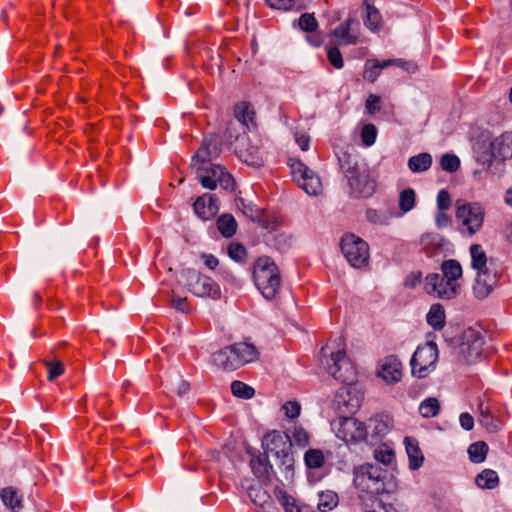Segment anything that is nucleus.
<instances>
[{"instance_id": "423d86ee", "label": "nucleus", "mask_w": 512, "mask_h": 512, "mask_svg": "<svg viewBox=\"0 0 512 512\" xmlns=\"http://www.w3.org/2000/svg\"><path fill=\"white\" fill-rule=\"evenodd\" d=\"M181 279L186 289L196 297L218 300L221 289L211 277L201 274L194 269H185L181 272Z\"/></svg>"}, {"instance_id": "aec40b11", "label": "nucleus", "mask_w": 512, "mask_h": 512, "mask_svg": "<svg viewBox=\"0 0 512 512\" xmlns=\"http://www.w3.org/2000/svg\"><path fill=\"white\" fill-rule=\"evenodd\" d=\"M250 454V467L255 477L262 482L270 481L271 475H276V472L268 460L269 456L259 451Z\"/></svg>"}, {"instance_id": "c756f323", "label": "nucleus", "mask_w": 512, "mask_h": 512, "mask_svg": "<svg viewBox=\"0 0 512 512\" xmlns=\"http://www.w3.org/2000/svg\"><path fill=\"white\" fill-rule=\"evenodd\" d=\"M235 121H239L248 130L256 127L254 122V111L250 108V105L246 102H241L235 106Z\"/></svg>"}, {"instance_id": "4d7b16f0", "label": "nucleus", "mask_w": 512, "mask_h": 512, "mask_svg": "<svg viewBox=\"0 0 512 512\" xmlns=\"http://www.w3.org/2000/svg\"><path fill=\"white\" fill-rule=\"evenodd\" d=\"M228 255L237 262H241L246 257V249L240 243H231L228 247Z\"/></svg>"}, {"instance_id": "0eeeda50", "label": "nucleus", "mask_w": 512, "mask_h": 512, "mask_svg": "<svg viewBox=\"0 0 512 512\" xmlns=\"http://www.w3.org/2000/svg\"><path fill=\"white\" fill-rule=\"evenodd\" d=\"M331 426L337 438L347 444L368 441L366 425L354 417L340 416L332 421Z\"/></svg>"}, {"instance_id": "5701e85b", "label": "nucleus", "mask_w": 512, "mask_h": 512, "mask_svg": "<svg viewBox=\"0 0 512 512\" xmlns=\"http://www.w3.org/2000/svg\"><path fill=\"white\" fill-rule=\"evenodd\" d=\"M494 160L505 161L512 158V132H505L494 137L492 145Z\"/></svg>"}, {"instance_id": "6e6552de", "label": "nucleus", "mask_w": 512, "mask_h": 512, "mask_svg": "<svg viewBox=\"0 0 512 512\" xmlns=\"http://www.w3.org/2000/svg\"><path fill=\"white\" fill-rule=\"evenodd\" d=\"M439 352L436 343L427 342L418 346L414 352L410 365L412 375L418 378H425L436 368Z\"/></svg>"}, {"instance_id": "6e6d98bb", "label": "nucleus", "mask_w": 512, "mask_h": 512, "mask_svg": "<svg viewBox=\"0 0 512 512\" xmlns=\"http://www.w3.org/2000/svg\"><path fill=\"white\" fill-rule=\"evenodd\" d=\"M45 365L48 370L49 381H54L64 373V365L60 361H47L45 362Z\"/></svg>"}, {"instance_id": "79ce46f5", "label": "nucleus", "mask_w": 512, "mask_h": 512, "mask_svg": "<svg viewBox=\"0 0 512 512\" xmlns=\"http://www.w3.org/2000/svg\"><path fill=\"white\" fill-rule=\"evenodd\" d=\"M488 445L485 442L472 443L468 448L469 459L473 463H481L485 460Z\"/></svg>"}, {"instance_id": "4be33fe9", "label": "nucleus", "mask_w": 512, "mask_h": 512, "mask_svg": "<svg viewBox=\"0 0 512 512\" xmlns=\"http://www.w3.org/2000/svg\"><path fill=\"white\" fill-rule=\"evenodd\" d=\"M229 349L234 355L237 368H240L241 366L247 363L253 362L257 360L259 357V352L257 348L251 343H234L232 345H229Z\"/></svg>"}, {"instance_id": "9b49d317", "label": "nucleus", "mask_w": 512, "mask_h": 512, "mask_svg": "<svg viewBox=\"0 0 512 512\" xmlns=\"http://www.w3.org/2000/svg\"><path fill=\"white\" fill-rule=\"evenodd\" d=\"M291 173L299 187L308 195L318 196L323 190L319 175L300 160H291Z\"/></svg>"}, {"instance_id": "1a4fd4ad", "label": "nucleus", "mask_w": 512, "mask_h": 512, "mask_svg": "<svg viewBox=\"0 0 512 512\" xmlns=\"http://www.w3.org/2000/svg\"><path fill=\"white\" fill-rule=\"evenodd\" d=\"M341 251L354 268H362L368 264L369 246L360 237L354 234H346L341 239Z\"/></svg>"}, {"instance_id": "c03bdc74", "label": "nucleus", "mask_w": 512, "mask_h": 512, "mask_svg": "<svg viewBox=\"0 0 512 512\" xmlns=\"http://www.w3.org/2000/svg\"><path fill=\"white\" fill-rule=\"evenodd\" d=\"M304 461L308 468L318 469L324 465L325 458L321 450L309 449L304 455Z\"/></svg>"}, {"instance_id": "0e129e2a", "label": "nucleus", "mask_w": 512, "mask_h": 512, "mask_svg": "<svg viewBox=\"0 0 512 512\" xmlns=\"http://www.w3.org/2000/svg\"><path fill=\"white\" fill-rule=\"evenodd\" d=\"M217 184H219L224 190L232 191L235 186V181L232 175L225 170Z\"/></svg>"}, {"instance_id": "7c9ffc66", "label": "nucleus", "mask_w": 512, "mask_h": 512, "mask_svg": "<svg viewBox=\"0 0 512 512\" xmlns=\"http://www.w3.org/2000/svg\"><path fill=\"white\" fill-rule=\"evenodd\" d=\"M394 217V213L390 209H372L369 208L365 212L366 220L373 225L385 226L389 225Z\"/></svg>"}, {"instance_id": "412c9836", "label": "nucleus", "mask_w": 512, "mask_h": 512, "mask_svg": "<svg viewBox=\"0 0 512 512\" xmlns=\"http://www.w3.org/2000/svg\"><path fill=\"white\" fill-rule=\"evenodd\" d=\"M193 208L199 218L210 220L218 213V198L214 194L205 193L195 200Z\"/></svg>"}, {"instance_id": "4c0bfd02", "label": "nucleus", "mask_w": 512, "mask_h": 512, "mask_svg": "<svg viewBox=\"0 0 512 512\" xmlns=\"http://www.w3.org/2000/svg\"><path fill=\"white\" fill-rule=\"evenodd\" d=\"M442 277L447 280L456 282L462 276V267L457 260H445L441 265Z\"/></svg>"}, {"instance_id": "3c124183", "label": "nucleus", "mask_w": 512, "mask_h": 512, "mask_svg": "<svg viewBox=\"0 0 512 512\" xmlns=\"http://www.w3.org/2000/svg\"><path fill=\"white\" fill-rule=\"evenodd\" d=\"M440 165L444 171L453 173L459 169L460 159L454 154L446 153L441 157Z\"/></svg>"}, {"instance_id": "774afa93", "label": "nucleus", "mask_w": 512, "mask_h": 512, "mask_svg": "<svg viewBox=\"0 0 512 512\" xmlns=\"http://www.w3.org/2000/svg\"><path fill=\"white\" fill-rule=\"evenodd\" d=\"M295 141L303 151H307L310 145V137L306 133L295 132Z\"/></svg>"}, {"instance_id": "a18cd8bd", "label": "nucleus", "mask_w": 512, "mask_h": 512, "mask_svg": "<svg viewBox=\"0 0 512 512\" xmlns=\"http://www.w3.org/2000/svg\"><path fill=\"white\" fill-rule=\"evenodd\" d=\"M416 194L412 188L404 189L399 195V208L403 213L409 212L415 206Z\"/></svg>"}, {"instance_id": "bb28decb", "label": "nucleus", "mask_w": 512, "mask_h": 512, "mask_svg": "<svg viewBox=\"0 0 512 512\" xmlns=\"http://www.w3.org/2000/svg\"><path fill=\"white\" fill-rule=\"evenodd\" d=\"M366 427L369 433L368 439L383 437L389 431V417L385 414H377L369 419Z\"/></svg>"}, {"instance_id": "49530a36", "label": "nucleus", "mask_w": 512, "mask_h": 512, "mask_svg": "<svg viewBox=\"0 0 512 512\" xmlns=\"http://www.w3.org/2000/svg\"><path fill=\"white\" fill-rule=\"evenodd\" d=\"M231 392L234 396L242 399H250L254 396V389L242 381H233L231 383Z\"/></svg>"}, {"instance_id": "ea45409f", "label": "nucleus", "mask_w": 512, "mask_h": 512, "mask_svg": "<svg viewBox=\"0 0 512 512\" xmlns=\"http://www.w3.org/2000/svg\"><path fill=\"white\" fill-rule=\"evenodd\" d=\"M237 208L250 220L258 221L262 216V210L253 203H247L243 198L236 200Z\"/></svg>"}, {"instance_id": "f3484780", "label": "nucleus", "mask_w": 512, "mask_h": 512, "mask_svg": "<svg viewBox=\"0 0 512 512\" xmlns=\"http://www.w3.org/2000/svg\"><path fill=\"white\" fill-rule=\"evenodd\" d=\"M359 30L360 24L357 18L349 16L332 31V35L338 39L340 45H355L359 40Z\"/></svg>"}, {"instance_id": "09e8293b", "label": "nucleus", "mask_w": 512, "mask_h": 512, "mask_svg": "<svg viewBox=\"0 0 512 512\" xmlns=\"http://www.w3.org/2000/svg\"><path fill=\"white\" fill-rule=\"evenodd\" d=\"M298 27L305 32L313 33L318 28V22L313 13H303L298 19Z\"/></svg>"}, {"instance_id": "338daca9", "label": "nucleus", "mask_w": 512, "mask_h": 512, "mask_svg": "<svg viewBox=\"0 0 512 512\" xmlns=\"http://www.w3.org/2000/svg\"><path fill=\"white\" fill-rule=\"evenodd\" d=\"M459 422L461 427L466 431H470L474 427V418L467 412L460 414Z\"/></svg>"}, {"instance_id": "864d4df0", "label": "nucleus", "mask_w": 512, "mask_h": 512, "mask_svg": "<svg viewBox=\"0 0 512 512\" xmlns=\"http://www.w3.org/2000/svg\"><path fill=\"white\" fill-rule=\"evenodd\" d=\"M377 137V128L374 124H366L363 126L361 131V140L367 147L372 146Z\"/></svg>"}, {"instance_id": "6ab92c4d", "label": "nucleus", "mask_w": 512, "mask_h": 512, "mask_svg": "<svg viewBox=\"0 0 512 512\" xmlns=\"http://www.w3.org/2000/svg\"><path fill=\"white\" fill-rule=\"evenodd\" d=\"M494 144V137L488 131L481 132L473 144V150L476 159L483 165L490 166L494 160V153L492 145Z\"/></svg>"}, {"instance_id": "a878e982", "label": "nucleus", "mask_w": 512, "mask_h": 512, "mask_svg": "<svg viewBox=\"0 0 512 512\" xmlns=\"http://www.w3.org/2000/svg\"><path fill=\"white\" fill-rule=\"evenodd\" d=\"M478 412H479V423L489 432L496 433L498 432L502 424L499 419L495 418L491 413V408L488 404H485L481 401L478 404Z\"/></svg>"}, {"instance_id": "2eb2a0df", "label": "nucleus", "mask_w": 512, "mask_h": 512, "mask_svg": "<svg viewBox=\"0 0 512 512\" xmlns=\"http://www.w3.org/2000/svg\"><path fill=\"white\" fill-rule=\"evenodd\" d=\"M362 401L363 394L356 386L351 384L339 388L334 399V403L337 404L340 410L351 414L360 408Z\"/></svg>"}, {"instance_id": "f257e3e1", "label": "nucleus", "mask_w": 512, "mask_h": 512, "mask_svg": "<svg viewBox=\"0 0 512 512\" xmlns=\"http://www.w3.org/2000/svg\"><path fill=\"white\" fill-rule=\"evenodd\" d=\"M262 448L266 455L275 458L283 478L287 481L290 480L294 474V456L290 434L277 430L270 431L262 439Z\"/></svg>"}, {"instance_id": "a211bd4d", "label": "nucleus", "mask_w": 512, "mask_h": 512, "mask_svg": "<svg viewBox=\"0 0 512 512\" xmlns=\"http://www.w3.org/2000/svg\"><path fill=\"white\" fill-rule=\"evenodd\" d=\"M192 168L195 170L196 178L201 186L209 190H214L217 187V182L226 170L223 166L212 163L201 164Z\"/></svg>"}, {"instance_id": "2f4dec72", "label": "nucleus", "mask_w": 512, "mask_h": 512, "mask_svg": "<svg viewBox=\"0 0 512 512\" xmlns=\"http://www.w3.org/2000/svg\"><path fill=\"white\" fill-rule=\"evenodd\" d=\"M212 361L216 366L221 367L225 370L238 369L235 363L234 355L229 349V346L215 352L212 355Z\"/></svg>"}, {"instance_id": "69168bd1", "label": "nucleus", "mask_w": 512, "mask_h": 512, "mask_svg": "<svg viewBox=\"0 0 512 512\" xmlns=\"http://www.w3.org/2000/svg\"><path fill=\"white\" fill-rule=\"evenodd\" d=\"M422 278L421 272H412L404 280V286L408 288H415L420 284Z\"/></svg>"}, {"instance_id": "39448f33", "label": "nucleus", "mask_w": 512, "mask_h": 512, "mask_svg": "<svg viewBox=\"0 0 512 512\" xmlns=\"http://www.w3.org/2000/svg\"><path fill=\"white\" fill-rule=\"evenodd\" d=\"M253 279L258 290L268 299H273L281 284L277 265L269 257H260L254 265Z\"/></svg>"}, {"instance_id": "f8f14e48", "label": "nucleus", "mask_w": 512, "mask_h": 512, "mask_svg": "<svg viewBox=\"0 0 512 512\" xmlns=\"http://www.w3.org/2000/svg\"><path fill=\"white\" fill-rule=\"evenodd\" d=\"M460 353L463 361L474 364L484 354V336L480 330L469 328L464 332Z\"/></svg>"}, {"instance_id": "9d476101", "label": "nucleus", "mask_w": 512, "mask_h": 512, "mask_svg": "<svg viewBox=\"0 0 512 512\" xmlns=\"http://www.w3.org/2000/svg\"><path fill=\"white\" fill-rule=\"evenodd\" d=\"M328 373L345 384H353L356 380V369L344 349L330 355L326 361Z\"/></svg>"}, {"instance_id": "bf43d9fd", "label": "nucleus", "mask_w": 512, "mask_h": 512, "mask_svg": "<svg viewBox=\"0 0 512 512\" xmlns=\"http://www.w3.org/2000/svg\"><path fill=\"white\" fill-rule=\"evenodd\" d=\"M171 306L181 313L189 314L191 312L187 298L173 295L171 299Z\"/></svg>"}, {"instance_id": "58836bf2", "label": "nucleus", "mask_w": 512, "mask_h": 512, "mask_svg": "<svg viewBox=\"0 0 512 512\" xmlns=\"http://www.w3.org/2000/svg\"><path fill=\"white\" fill-rule=\"evenodd\" d=\"M476 484L483 489H493L499 483V478L494 470L485 469L476 477Z\"/></svg>"}, {"instance_id": "e433bc0d", "label": "nucleus", "mask_w": 512, "mask_h": 512, "mask_svg": "<svg viewBox=\"0 0 512 512\" xmlns=\"http://www.w3.org/2000/svg\"><path fill=\"white\" fill-rule=\"evenodd\" d=\"M246 127L239 121L230 120L227 125L223 135L224 141L231 145L235 141L239 140L241 135L246 133Z\"/></svg>"}, {"instance_id": "473e14b6", "label": "nucleus", "mask_w": 512, "mask_h": 512, "mask_svg": "<svg viewBox=\"0 0 512 512\" xmlns=\"http://www.w3.org/2000/svg\"><path fill=\"white\" fill-rule=\"evenodd\" d=\"M0 495L6 507L13 511H19L22 509V496L16 489L12 487L4 488L1 490Z\"/></svg>"}, {"instance_id": "c85d7f7f", "label": "nucleus", "mask_w": 512, "mask_h": 512, "mask_svg": "<svg viewBox=\"0 0 512 512\" xmlns=\"http://www.w3.org/2000/svg\"><path fill=\"white\" fill-rule=\"evenodd\" d=\"M363 5L365 7L364 25L372 32L378 31L381 26V15L373 5V0H364Z\"/></svg>"}, {"instance_id": "c9c22d12", "label": "nucleus", "mask_w": 512, "mask_h": 512, "mask_svg": "<svg viewBox=\"0 0 512 512\" xmlns=\"http://www.w3.org/2000/svg\"><path fill=\"white\" fill-rule=\"evenodd\" d=\"M237 222L231 214H223L217 219V228L225 238H231L237 231Z\"/></svg>"}, {"instance_id": "5fc2aeb1", "label": "nucleus", "mask_w": 512, "mask_h": 512, "mask_svg": "<svg viewBox=\"0 0 512 512\" xmlns=\"http://www.w3.org/2000/svg\"><path fill=\"white\" fill-rule=\"evenodd\" d=\"M327 58L330 64L336 68L341 69L344 66V61L342 57V53L340 52L339 48L336 46L329 47L327 49Z\"/></svg>"}, {"instance_id": "ddd939ff", "label": "nucleus", "mask_w": 512, "mask_h": 512, "mask_svg": "<svg viewBox=\"0 0 512 512\" xmlns=\"http://www.w3.org/2000/svg\"><path fill=\"white\" fill-rule=\"evenodd\" d=\"M424 289L429 295L448 300L456 297L459 285L438 273H431L425 278Z\"/></svg>"}, {"instance_id": "13d9d810", "label": "nucleus", "mask_w": 512, "mask_h": 512, "mask_svg": "<svg viewBox=\"0 0 512 512\" xmlns=\"http://www.w3.org/2000/svg\"><path fill=\"white\" fill-rule=\"evenodd\" d=\"M265 2L270 8L278 10H290L298 4V0H265Z\"/></svg>"}, {"instance_id": "393cba45", "label": "nucleus", "mask_w": 512, "mask_h": 512, "mask_svg": "<svg viewBox=\"0 0 512 512\" xmlns=\"http://www.w3.org/2000/svg\"><path fill=\"white\" fill-rule=\"evenodd\" d=\"M402 364L395 356H390L385 359L381 366L378 375L388 383H396L401 379Z\"/></svg>"}, {"instance_id": "a19ab883", "label": "nucleus", "mask_w": 512, "mask_h": 512, "mask_svg": "<svg viewBox=\"0 0 512 512\" xmlns=\"http://www.w3.org/2000/svg\"><path fill=\"white\" fill-rule=\"evenodd\" d=\"M439 410H440L439 401L434 397L425 399L419 405V413L424 418L435 417L439 413Z\"/></svg>"}, {"instance_id": "37998d69", "label": "nucleus", "mask_w": 512, "mask_h": 512, "mask_svg": "<svg viewBox=\"0 0 512 512\" xmlns=\"http://www.w3.org/2000/svg\"><path fill=\"white\" fill-rule=\"evenodd\" d=\"M338 505V495L333 491H325L319 494L318 509L321 512L332 510Z\"/></svg>"}, {"instance_id": "603ef678", "label": "nucleus", "mask_w": 512, "mask_h": 512, "mask_svg": "<svg viewBox=\"0 0 512 512\" xmlns=\"http://www.w3.org/2000/svg\"><path fill=\"white\" fill-rule=\"evenodd\" d=\"M380 74L379 64L377 59L367 60L365 63V70L363 73L364 79L373 83Z\"/></svg>"}, {"instance_id": "052dcab7", "label": "nucleus", "mask_w": 512, "mask_h": 512, "mask_svg": "<svg viewBox=\"0 0 512 512\" xmlns=\"http://www.w3.org/2000/svg\"><path fill=\"white\" fill-rule=\"evenodd\" d=\"M381 98L375 94H370L366 100L365 107L370 115L380 111Z\"/></svg>"}, {"instance_id": "f03ea898", "label": "nucleus", "mask_w": 512, "mask_h": 512, "mask_svg": "<svg viewBox=\"0 0 512 512\" xmlns=\"http://www.w3.org/2000/svg\"><path fill=\"white\" fill-rule=\"evenodd\" d=\"M355 486L367 493H392L397 488L395 477L378 464L365 463L354 472Z\"/></svg>"}, {"instance_id": "4468645a", "label": "nucleus", "mask_w": 512, "mask_h": 512, "mask_svg": "<svg viewBox=\"0 0 512 512\" xmlns=\"http://www.w3.org/2000/svg\"><path fill=\"white\" fill-rule=\"evenodd\" d=\"M350 186V196L353 198H368L373 195L376 183L370 176L368 168H362L347 178Z\"/></svg>"}, {"instance_id": "20e7f679", "label": "nucleus", "mask_w": 512, "mask_h": 512, "mask_svg": "<svg viewBox=\"0 0 512 512\" xmlns=\"http://www.w3.org/2000/svg\"><path fill=\"white\" fill-rule=\"evenodd\" d=\"M455 218L459 233L465 237H472L483 227L485 208L479 202L459 199L455 202Z\"/></svg>"}, {"instance_id": "cd10ccee", "label": "nucleus", "mask_w": 512, "mask_h": 512, "mask_svg": "<svg viewBox=\"0 0 512 512\" xmlns=\"http://www.w3.org/2000/svg\"><path fill=\"white\" fill-rule=\"evenodd\" d=\"M404 443L409 458V467L411 470L419 469L424 461V456L414 438L405 437Z\"/></svg>"}, {"instance_id": "dca6fc26", "label": "nucleus", "mask_w": 512, "mask_h": 512, "mask_svg": "<svg viewBox=\"0 0 512 512\" xmlns=\"http://www.w3.org/2000/svg\"><path fill=\"white\" fill-rule=\"evenodd\" d=\"M222 142L218 140L216 135L205 136L201 146L191 159V167L201 164H209L212 159L217 158L221 153Z\"/></svg>"}, {"instance_id": "e2e57ef3", "label": "nucleus", "mask_w": 512, "mask_h": 512, "mask_svg": "<svg viewBox=\"0 0 512 512\" xmlns=\"http://www.w3.org/2000/svg\"><path fill=\"white\" fill-rule=\"evenodd\" d=\"M285 415L291 419H295L300 414V404L296 401H289L283 405Z\"/></svg>"}, {"instance_id": "b1692460", "label": "nucleus", "mask_w": 512, "mask_h": 512, "mask_svg": "<svg viewBox=\"0 0 512 512\" xmlns=\"http://www.w3.org/2000/svg\"><path fill=\"white\" fill-rule=\"evenodd\" d=\"M337 158L340 168L346 178H348L349 175L361 171L362 168H367L364 163L359 161L356 154H352L348 150H341L339 153H337Z\"/></svg>"}, {"instance_id": "f704fd0d", "label": "nucleus", "mask_w": 512, "mask_h": 512, "mask_svg": "<svg viewBox=\"0 0 512 512\" xmlns=\"http://www.w3.org/2000/svg\"><path fill=\"white\" fill-rule=\"evenodd\" d=\"M432 165V156L429 153H420L412 156L408 160V168L413 173H422L427 171Z\"/></svg>"}, {"instance_id": "72a5a7b5", "label": "nucleus", "mask_w": 512, "mask_h": 512, "mask_svg": "<svg viewBox=\"0 0 512 512\" xmlns=\"http://www.w3.org/2000/svg\"><path fill=\"white\" fill-rule=\"evenodd\" d=\"M427 323L435 330H441L445 325V311L441 304H432L427 316Z\"/></svg>"}, {"instance_id": "7ed1b4c3", "label": "nucleus", "mask_w": 512, "mask_h": 512, "mask_svg": "<svg viewBox=\"0 0 512 512\" xmlns=\"http://www.w3.org/2000/svg\"><path fill=\"white\" fill-rule=\"evenodd\" d=\"M471 267L477 271L473 292L476 298H486L494 289L498 281V273L488 266V258L482 246H470Z\"/></svg>"}, {"instance_id": "de8ad7c7", "label": "nucleus", "mask_w": 512, "mask_h": 512, "mask_svg": "<svg viewBox=\"0 0 512 512\" xmlns=\"http://www.w3.org/2000/svg\"><path fill=\"white\" fill-rule=\"evenodd\" d=\"M292 445L295 444L298 447L304 448L308 446L310 437L307 431L302 427L295 425L290 435Z\"/></svg>"}, {"instance_id": "8fccbe9b", "label": "nucleus", "mask_w": 512, "mask_h": 512, "mask_svg": "<svg viewBox=\"0 0 512 512\" xmlns=\"http://www.w3.org/2000/svg\"><path fill=\"white\" fill-rule=\"evenodd\" d=\"M374 458L377 462L389 465L395 458L394 451L387 445H381L374 451Z\"/></svg>"}, {"instance_id": "680f3d73", "label": "nucleus", "mask_w": 512, "mask_h": 512, "mask_svg": "<svg viewBox=\"0 0 512 512\" xmlns=\"http://www.w3.org/2000/svg\"><path fill=\"white\" fill-rule=\"evenodd\" d=\"M451 206V196L449 192L442 189L437 194V208L438 210H448Z\"/></svg>"}]
</instances>
